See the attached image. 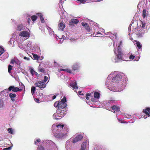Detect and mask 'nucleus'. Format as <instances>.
Instances as JSON below:
<instances>
[{"label": "nucleus", "mask_w": 150, "mask_h": 150, "mask_svg": "<svg viewBox=\"0 0 150 150\" xmlns=\"http://www.w3.org/2000/svg\"><path fill=\"white\" fill-rule=\"evenodd\" d=\"M15 63L17 64L18 65H20L21 64L20 62L19 61H18V60H16Z\"/></svg>", "instance_id": "nucleus-57"}, {"label": "nucleus", "mask_w": 150, "mask_h": 150, "mask_svg": "<svg viewBox=\"0 0 150 150\" xmlns=\"http://www.w3.org/2000/svg\"><path fill=\"white\" fill-rule=\"evenodd\" d=\"M12 66L11 65H9L8 67V71L9 73H11V71L12 70Z\"/></svg>", "instance_id": "nucleus-45"}, {"label": "nucleus", "mask_w": 150, "mask_h": 150, "mask_svg": "<svg viewBox=\"0 0 150 150\" xmlns=\"http://www.w3.org/2000/svg\"><path fill=\"white\" fill-rule=\"evenodd\" d=\"M94 98L97 99H98L100 97V94L98 92H95L94 93Z\"/></svg>", "instance_id": "nucleus-28"}, {"label": "nucleus", "mask_w": 150, "mask_h": 150, "mask_svg": "<svg viewBox=\"0 0 150 150\" xmlns=\"http://www.w3.org/2000/svg\"><path fill=\"white\" fill-rule=\"evenodd\" d=\"M140 26L142 28H144L145 26V24L143 22H142L140 24Z\"/></svg>", "instance_id": "nucleus-53"}, {"label": "nucleus", "mask_w": 150, "mask_h": 150, "mask_svg": "<svg viewBox=\"0 0 150 150\" xmlns=\"http://www.w3.org/2000/svg\"><path fill=\"white\" fill-rule=\"evenodd\" d=\"M94 26H95L96 27H94L93 28L94 30H95V32H96L97 31V30L98 29V28H99V27L98 26H97V23H93V24Z\"/></svg>", "instance_id": "nucleus-34"}, {"label": "nucleus", "mask_w": 150, "mask_h": 150, "mask_svg": "<svg viewBox=\"0 0 150 150\" xmlns=\"http://www.w3.org/2000/svg\"><path fill=\"white\" fill-rule=\"evenodd\" d=\"M23 58L24 59L27 61H29L30 60V58L29 57H24Z\"/></svg>", "instance_id": "nucleus-61"}, {"label": "nucleus", "mask_w": 150, "mask_h": 150, "mask_svg": "<svg viewBox=\"0 0 150 150\" xmlns=\"http://www.w3.org/2000/svg\"><path fill=\"white\" fill-rule=\"evenodd\" d=\"M40 141L41 140L40 139H36V140L35 139L34 141V144L36 145H37V142L38 143L40 142Z\"/></svg>", "instance_id": "nucleus-46"}, {"label": "nucleus", "mask_w": 150, "mask_h": 150, "mask_svg": "<svg viewBox=\"0 0 150 150\" xmlns=\"http://www.w3.org/2000/svg\"><path fill=\"white\" fill-rule=\"evenodd\" d=\"M65 27V26L64 23L62 22H60L58 24V27L59 30H63Z\"/></svg>", "instance_id": "nucleus-18"}, {"label": "nucleus", "mask_w": 150, "mask_h": 150, "mask_svg": "<svg viewBox=\"0 0 150 150\" xmlns=\"http://www.w3.org/2000/svg\"><path fill=\"white\" fill-rule=\"evenodd\" d=\"M16 61V60H14V59H12L11 62V64H14V63H15V62Z\"/></svg>", "instance_id": "nucleus-63"}, {"label": "nucleus", "mask_w": 150, "mask_h": 150, "mask_svg": "<svg viewBox=\"0 0 150 150\" xmlns=\"http://www.w3.org/2000/svg\"><path fill=\"white\" fill-rule=\"evenodd\" d=\"M132 25V24L131 23L128 29L129 31L131 30V26Z\"/></svg>", "instance_id": "nucleus-64"}, {"label": "nucleus", "mask_w": 150, "mask_h": 150, "mask_svg": "<svg viewBox=\"0 0 150 150\" xmlns=\"http://www.w3.org/2000/svg\"><path fill=\"white\" fill-rule=\"evenodd\" d=\"M25 46L26 47L27 50H29L32 47V42L30 41H27L25 45Z\"/></svg>", "instance_id": "nucleus-20"}, {"label": "nucleus", "mask_w": 150, "mask_h": 150, "mask_svg": "<svg viewBox=\"0 0 150 150\" xmlns=\"http://www.w3.org/2000/svg\"><path fill=\"white\" fill-rule=\"evenodd\" d=\"M33 59L35 60H38L40 58V56H39L37 54H33Z\"/></svg>", "instance_id": "nucleus-35"}, {"label": "nucleus", "mask_w": 150, "mask_h": 150, "mask_svg": "<svg viewBox=\"0 0 150 150\" xmlns=\"http://www.w3.org/2000/svg\"><path fill=\"white\" fill-rule=\"evenodd\" d=\"M80 67V64L79 63L76 62L73 65L72 69L73 70L78 71L79 70Z\"/></svg>", "instance_id": "nucleus-15"}, {"label": "nucleus", "mask_w": 150, "mask_h": 150, "mask_svg": "<svg viewBox=\"0 0 150 150\" xmlns=\"http://www.w3.org/2000/svg\"><path fill=\"white\" fill-rule=\"evenodd\" d=\"M48 77L46 76H44V82H46L48 80Z\"/></svg>", "instance_id": "nucleus-55"}, {"label": "nucleus", "mask_w": 150, "mask_h": 150, "mask_svg": "<svg viewBox=\"0 0 150 150\" xmlns=\"http://www.w3.org/2000/svg\"><path fill=\"white\" fill-rule=\"evenodd\" d=\"M43 142L50 146L49 150H58L57 146L51 140H45Z\"/></svg>", "instance_id": "nucleus-5"}, {"label": "nucleus", "mask_w": 150, "mask_h": 150, "mask_svg": "<svg viewBox=\"0 0 150 150\" xmlns=\"http://www.w3.org/2000/svg\"><path fill=\"white\" fill-rule=\"evenodd\" d=\"M72 143H73V141L71 138L69 139L66 142V148L67 150H69L70 149Z\"/></svg>", "instance_id": "nucleus-16"}, {"label": "nucleus", "mask_w": 150, "mask_h": 150, "mask_svg": "<svg viewBox=\"0 0 150 150\" xmlns=\"http://www.w3.org/2000/svg\"><path fill=\"white\" fill-rule=\"evenodd\" d=\"M135 57V56H134L133 55H131L129 57V58L130 59H133Z\"/></svg>", "instance_id": "nucleus-56"}, {"label": "nucleus", "mask_w": 150, "mask_h": 150, "mask_svg": "<svg viewBox=\"0 0 150 150\" xmlns=\"http://www.w3.org/2000/svg\"><path fill=\"white\" fill-rule=\"evenodd\" d=\"M4 104L3 101L1 100H0V110L4 108Z\"/></svg>", "instance_id": "nucleus-29"}, {"label": "nucleus", "mask_w": 150, "mask_h": 150, "mask_svg": "<svg viewBox=\"0 0 150 150\" xmlns=\"http://www.w3.org/2000/svg\"><path fill=\"white\" fill-rule=\"evenodd\" d=\"M79 21L77 19H72L71 20V22L73 23L74 24H77Z\"/></svg>", "instance_id": "nucleus-33"}, {"label": "nucleus", "mask_w": 150, "mask_h": 150, "mask_svg": "<svg viewBox=\"0 0 150 150\" xmlns=\"http://www.w3.org/2000/svg\"><path fill=\"white\" fill-rule=\"evenodd\" d=\"M8 90L9 91H12L14 92H16L20 90L19 88L18 87H15L14 86H11L8 88Z\"/></svg>", "instance_id": "nucleus-17"}, {"label": "nucleus", "mask_w": 150, "mask_h": 150, "mask_svg": "<svg viewBox=\"0 0 150 150\" xmlns=\"http://www.w3.org/2000/svg\"><path fill=\"white\" fill-rule=\"evenodd\" d=\"M125 117H124V118H130L131 117V115L128 114H126L125 115Z\"/></svg>", "instance_id": "nucleus-48"}, {"label": "nucleus", "mask_w": 150, "mask_h": 150, "mask_svg": "<svg viewBox=\"0 0 150 150\" xmlns=\"http://www.w3.org/2000/svg\"><path fill=\"white\" fill-rule=\"evenodd\" d=\"M58 114V115H56L57 116H55V117H54V114L53 115V117L54 119L57 120H59L61 119L62 118V117H59V114Z\"/></svg>", "instance_id": "nucleus-30"}, {"label": "nucleus", "mask_w": 150, "mask_h": 150, "mask_svg": "<svg viewBox=\"0 0 150 150\" xmlns=\"http://www.w3.org/2000/svg\"><path fill=\"white\" fill-rule=\"evenodd\" d=\"M125 75L117 71L112 72L107 78L105 85L109 89L114 92H120L124 88L125 85L122 80Z\"/></svg>", "instance_id": "nucleus-1"}, {"label": "nucleus", "mask_w": 150, "mask_h": 150, "mask_svg": "<svg viewBox=\"0 0 150 150\" xmlns=\"http://www.w3.org/2000/svg\"><path fill=\"white\" fill-rule=\"evenodd\" d=\"M36 90V88L34 86H33L31 87V93L33 95V94H34L35 91Z\"/></svg>", "instance_id": "nucleus-36"}, {"label": "nucleus", "mask_w": 150, "mask_h": 150, "mask_svg": "<svg viewBox=\"0 0 150 150\" xmlns=\"http://www.w3.org/2000/svg\"><path fill=\"white\" fill-rule=\"evenodd\" d=\"M30 72L33 76L34 74V73L35 72V71L33 69H31L30 70Z\"/></svg>", "instance_id": "nucleus-50"}, {"label": "nucleus", "mask_w": 150, "mask_h": 150, "mask_svg": "<svg viewBox=\"0 0 150 150\" xmlns=\"http://www.w3.org/2000/svg\"><path fill=\"white\" fill-rule=\"evenodd\" d=\"M59 108H66V107L67 106V102L65 97L64 96L60 102H59Z\"/></svg>", "instance_id": "nucleus-9"}, {"label": "nucleus", "mask_w": 150, "mask_h": 150, "mask_svg": "<svg viewBox=\"0 0 150 150\" xmlns=\"http://www.w3.org/2000/svg\"><path fill=\"white\" fill-rule=\"evenodd\" d=\"M37 150H45V149L43 147L40 146H38V147Z\"/></svg>", "instance_id": "nucleus-43"}, {"label": "nucleus", "mask_w": 150, "mask_h": 150, "mask_svg": "<svg viewBox=\"0 0 150 150\" xmlns=\"http://www.w3.org/2000/svg\"><path fill=\"white\" fill-rule=\"evenodd\" d=\"M87 2H96L97 1L96 0H87Z\"/></svg>", "instance_id": "nucleus-59"}, {"label": "nucleus", "mask_w": 150, "mask_h": 150, "mask_svg": "<svg viewBox=\"0 0 150 150\" xmlns=\"http://www.w3.org/2000/svg\"><path fill=\"white\" fill-rule=\"evenodd\" d=\"M93 93H88V94H87L86 95V98L87 100H88L89 99L88 96H91V95H92Z\"/></svg>", "instance_id": "nucleus-44"}, {"label": "nucleus", "mask_w": 150, "mask_h": 150, "mask_svg": "<svg viewBox=\"0 0 150 150\" xmlns=\"http://www.w3.org/2000/svg\"><path fill=\"white\" fill-rule=\"evenodd\" d=\"M115 102V100H110L104 101L103 102L104 105L108 108L111 105H112Z\"/></svg>", "instance_id": "nucleus-14"}, {"label": "nucleus", "mask_w": 150, "mask_h": 150, "mask_svg": "<svg viewBox=\"0 0 150 150\" xmlns=\"http://www.w3.org/2000/svg\"><path fill=\"white\" fill-rule=\"evenodd\" d=\"M47 29L49 30V34L50 35H51L53 33V31L52 30V29L51 28H50L47 27Z\"/></svg>", "instance_id": "nucleus-39"}, {"label": "nucleus", "mask_w": 150, "mask_h": 150, "mask_svg": "<svg viewBox=\"0 0 150 150\" xmlns=\"http://www.w3.org/2000/svg\"><path fill=\"white\" fill-rule=\"evenodd\" d=\"M9 96L12 101H15L16 98V94L15 93H11L9 94Z\"/></svg>", "instance_id": "nucleus-21"}, {"label": "nucleus", "mask_w": 150, "mask_h": 150, "mask_svg": "<svg viewBox=\"0 0 150 150\" xmlns=\"http://www.w3.org/2000/svg\"><path fill=\"white\" fill-rule=\"evenodd\" d=\"M8 53H5L2 56V57H0V59L1 60H3L8 58Z\"/></svg>", "instance_id": "nucleus-25"}, {"label": "nucleus", "mask_w": 150, "mask_h": 150, "mask_svg": "<svg viewBox=\"0 0 150 150\" xmlns=\"http://www.w3.org/2000/svg\"><path fill=\"white\" fill-rule=\"evenodd\" d=\"M62 70L64 71H66L67 72L69 73H71V69H62L61 70H60L59 71H61Z\"/></svg>", "instance_id": "nucleus-40"}, {"label": "nucleus", "mask_w": 150, "mask_h": 150, "mask_svg": "<svg viewBox=\"0 0 150 150\" xmlns=\"http://www.w3.org/2000/svg\"><path fill=\"white\" fill-rule=\"evenodd\" d=\"M78 1L82 4H84L85 3L87 2V0H78Z\"/></svg>", "instance_id": "nucleus-49"}, {"label": "nucleus", "mask_w": 150, "mask_h": 150, "mask_svg": "<svg viewBox=\"0 0 150 150\" xmlns=\"http://www.w3.org/2000/svg\"><path fill=\"white\" fill-rule=\"evenodd\" d=\"M25 27L22 24H19L17 26L16 30L18 31H23L25 30Z\"/></svg>", "instance_id": "nucleus-19"}, {"label": "nucleus", "mask_w": 150, "mask_h": 150, "mask_svg": "<svg viewBox=\"0 0 150 150\" xmlns=\"http://www.w3.org/2000/svg\"><path fill=\"white\" fill-rule=\"evenodd\" d=\"M30 31L27 28V30H24L20 32L19 34V35L20 36L23 37L24 38H23V40H24L29 38L30 35Z\"/></svg>", "instance_id": "nucleus-7"}, {"label": "nucleus", "mask_w": 150, "mask_h": 150, "mask_svg": "<svg viewBox=\"0 0 150 150\" xmlns=\"http://www.w3.org/2000/svg\"><path fill=\"white\" fill-rule=\"evenodd\" d=\"M143 112L145 114L143 117L144 118H146L147 117L150 116V108H147L143 110Z\"/></svg>", "instance_id": "nucleus-13"}, {"label": "nucleus", "mask_w": 150, "mask_h": 150, "mask_svg": "<svg viewBox=\"0 0 150 150\" xmlns=\"http://www.w3.org/2000/svg\"><path fill=\"white\" fill-rule=\"evenodd\" d=\"M115 42L116 46H115V43L113 46L114 52L116 55L112 58V61L113 62L116 63L120 62L122 60H125L124 58V55L121 48L122 44V41L116 40Z\"/></svg>", "instance_id": "nucleus-2"}, {"label": "nucleus", "mask_w": 150, "mask_h": 150, "mask_svg": "<svg viewBox=\"0 0 150 150\" xmlns=\"http://www.w3.org/2000/svg\"><path fill=\"white\" fill-rule=\"evenodd\" d=\"M67 110L66 108H59L57 110L56 112L54 114V117H55L57 116L56 115H58V114H59V117H62L66 114Z\"/></svg>", "instance_id": "nucleus-8"}, {"label": "nucleus", "mask_w": 150, "mask_h": 150, "mask_svg": "<svg viewBox=\"0 0 150 150\" xmlns=\"http://www.w3.org/2000/svg\"><path fill=\"white\" fill-rule=\"evenodd\" d=\"M142 16L144 18L147 17L148 15V11L146 12V11L145 9H144L142 13Z\"/></svg>", "instance_id": "nucleus-24"}, {"label": "nucleus", "mask_w": 150, "mask_h": 150, "mask_svg": "<svg viewBox=\"0 0 150 150\" xmlns=\"http://www.w3.org/2000/svg\"><path fill=\"white\" fill-rule=\"evenodd\" d=\"M37 18V16L35 15H33L31 17V19L33 21H35Z\"/></svg>", "instance_id": "nucleus-41"}, {"label": "nucleus", "mask_w": 150, "mask_h": 150, "mask_svg": "<svg viewBox=\"0 0 150 150\" xmlns=\"http://www.w3.org/2000/svg\"><path fill=\"white\" fill-rule=\"evenodd\" d=\"M106 35H109L110 36H112V35H113V34L111 32H109L108 33H106Z\"/></svg>", "instance_id": "nucleus-60"}, {"label": "nucleus", "mask_w": 150, "mask_h": 150, "mask_svg": "<svg viewBox=\"0 0 150 150\" xmlns=\"http://www.w3.org/2000/svg\"><path fill=\"white\" fill-rule=\"evenodd\" d=\"M4 52V48L0 47V56Z\"/></svg>", "instance_id": "nucleus-42"}, {"label": "nucleus", "mask_w": 150, "mask_h": 150, "mask_svg": "<svg viewBox=\"0 0 150 150\" xmlns=\"http://www.w3.org/2000/svg\"><path fill=\"white\" fill-rule=\"evenodd\" d=\"M64 127L63 124H53L52 127V131L53 133L62 131V130L63 128L64 130L66 129V127Z\"/></svg>", "instance_id": "nucleus-4"}, {"label": "nucleus", "mask_w": 150, "mask_h": 150, "mask_svg": "<svg viewBox=\"0 0 150 150\" xmlns=\"http://www.w3.org/2000/svg\"><path fill=\"white\" fill-rule=\"evenodd\" d=\"M91 101L93 102H96L97 101V99L96 98H94H94H91Z\"/></svg>", "instance_id": "nucleus-47"}, {"label": "nucleus", "mask_w": 150, "mask_h": 150, "mask_svg": "<svg viewBox=\"0 0 150 150\" xmlns=\"http://www.w3.org/2000/svg\"><path fill=\"white\" fill-rule=\"evenodd\" d=\"M43 142L50 146L49 150H58L57 146L51 140H45Z\"/></svg>", "instance_id": "nucleus-6"}, {"label": "nucleus", "mask_w": 150, "mask_h": 150, "mask_svg": "<svg viewBox=\"0 0 150 150\" xmlns=\"http://www.w3.org/2000/svg\"><path fill=\"white\" fill-rule=\"evenodd\" d=\"M78 94L80 95L83 96V93H81V91H79L78 92Z\"/></svg>", "instance_id": "nucleus-62"}, {"label": "nucleus", "mask_w": 150, "mask_h": 150, "mask_svg": "<svg viewBox=\"0 0 150 150\" xmlns=\"http://www.w3.org/2000/svg\"><path fill=\"white\" fill-rule=\"evenodd\" d=\"M69 85L74 89H76L78 88L76 83V81H73L70 83Z\"/></svg>", "instance_id": "nucleus-22"}, {"label": "nucleus", "mask_w": 150, "mask_h": 150, "mask_svg": "<svg viewBox=\"0 0 150 150\" xmlns=\"http://www.w3.org/2000/svg\"><path fill=\"white\" fill-rule=\"evenodd\" d=\"M37 14L40 17V19L41 22L43 23L45 21L44 20V19L43 18V17L42 16V14L41 13H38Z\"/></svg>", "instance_id": "nucleus-27"}, {"label": "nucleus", "mask_w": 150, "mask_h": 150, "mask_svg": "<svg viewBox=\"0 0 150 150\" xmlns=\"http://www.w3.org/2000/svg\"><path fill=\"white\" fill-rule=\"evenodd\" d=\"M68 130L67 129H65L64 130L62 131L61 132H55L54 133V135L55 137L57 139H64L68 135Z\"/></svg>", "instance_id": "nucleus-3"}, {"label": "nucleus", "mask_w": 150, "mask_h": 150, "mask_svg": "<svg viewBox=\"0 0 150 150\" xmlns=\"http://www.w3.org/2000/svg\"><path fill=\"white\" fill-rule=\"evenodd\" d=\"M39 96L42 98H45V96L42 93H39Z\"/></svg>", "instance_id": "nucleus-54"}, {"label": "nucleus", "mask_w": 150, "mask_h": 150, "mask_svg": "<svg viewBox=\"0 0 150 150\" xmlns=\"http://www.w3.org/2000/svg\"><path fill=\"white\" fill-rule=\"evenodd\" d=\"M18 47L21 49L24 50L25 51H26L27 50L26 47L25 46H23V45H18Z\"/></svg>", "instance_id": "nucleus-31"}, {"label": "nucleus", "mask_w": 150, "mask_h": 150, "mask_svg": "<svg viewBox=\"0 0 150 150\" xmlns=\"http://www.w3.org/2000/svg\"><path fill=\"white\" fill-rule=\"evenodd\" d=\"M70 40L72 42H76V39L73 38H70Z\"/></svg>", "instance_id": "nucleus-52"}, {"label": "nucleus", "mask_w": 150, "mask_h": 150, "mask_svg": "<svg viewBox=\"0 0 150 150\" xmlns=\"http://www.w3.org/2000/svg\"><path fill=\"white\" fill-rule=\"evenodd\" d=\"M81 24L87 30L88 32H89L90 31V28L88 25L86 23L82 22L81 23Z\"/></svg>", "instance_id": "nucleus-23"}, {"label": "nucleus", "mask_w": 150, "mask_h": 150, "mask_svg": "<svg viewBox=\"0 0 150 150\" xmlns=\"http://www.w3.org/2000/svg\"><path fill=\"white\" fill-rule=\"evenodd\" d=\"M35 85L36 87H38L40 89H43L46 86V85L45 82L41 81L37 82L35 84Z\"/></svg>", "instance_id": "nucleus-11"}, {"label": "nucleus", "mask_w": 150, "mask_h": 150, "mask_svg": "<svg viewBox=\"0 0 150 150\" xmlns=\"http://www.w3.org/2000/svg\"><path fill=\"white\" fill-rule=\"evenodd\" d=\"M83 137L80 134H78L74 135L73 138H71L72 139L73 143H75L78 142L80 141L83 138Z\"/></svg>", "instance_id": "nucleus-10"}, {"label": "nucleus", "mask_w": 150, "mask_h": 150, "mask_svg": "<svg viewBox=\"0 0 150 150\" xmlns=\"http://www.w3.org/2000/svg\"><path fill=\"white\" fill-rule=\"evenodd\" d=\"M38 70L40 71V72L42 73H44L45 71L44 69L43 68H41V67L40 66L38 68Z\"/></svg>", "instance_id": "nucleus-37"}, {"label": "nucleus", "mask_w": 150, "mask_h": 150, "mask_svg": "<svg viewBox=\"0 0 150 150\" xmlns=\"http://www.w3.org/2000/svg\"><path fill=\"white\" fill-rule=\"evenodd\" d=\"M35 100L36 102H37V103H39L40 102V101L38 98H35Z\"/></svg>", "instance_id": "nucleus-58"}, {"label": "nucleus", "mask_w": 150, "mask_h": 150, "mask_svg": "<svg viewBox=\"0 0 150 150\" xmlns=\"http://www.w3.org/2000/svg\"><path fill=\"white\" fill-rule=\"evenodd\" d=\"M89 147L88 141V140H86L85 142H83L82 143L81 149L82 150H87Z\"/></svg>", "instance_id": "nucleus-12"}, {"label": "nucleus", "mask_w": 150, "mask_h": 150, "mask_svg": "<svg viewBox=\"0 0 150 150\" xmlns=\"http://www.w3.org/2000/svg\"><path fill=\"white\" fill-rule=\"evenodd\" d=\"M110 109H112V110H113L117 111L120 110L118 107L115 105L112 106L111 108H110Z\"/></svg>", "instance_id": "nucleus-26"}, {"label": "nucleus", "mask_w": 150, "mask_h": 150, "mask_svg": "<svg viewBox=\"0 0 150 150\" xmlns=\"http://www.w3.org/2000/svg\"><path fill=\"white\" fill-rule=\"evenodd\" d=\"M8 131L9 133L11 134H12L13 133L12 130L11 128H10L8 129Z\"/></svg>", "instance_id": "nucleus-51"}, {"label": "nucleus", "mask_w": 150, "mask_h": 150, "mask_svg": "<svg viewBox=\"0 0 150 150\" xmlns=\"http://www.w3.org/2000/svg\"><path fill=\"white\" fill-rule=\"evenodd\" d=\"M136 44L137 45V46L138 48H139V49H140L141 48L142 45L140 42L137 41L136 42Z\"/></svg>", "instance_id": "nucleus-32"}, {"label": "nucleus", "mask_w": 150, "mask_h": 150, "mask_svg": "<svg viewBox=\"0 0 150 150\" xmlns=\"http://www.w3.org/2000/svg\"><path fill=\"white\" fill-rule=\"evenodd\" d=\"M59 102L56 101L54 103V105L55 107H57L58 109H59Z\"/></svg>", "instance_id": "nucleus-38"}]
</instances>
